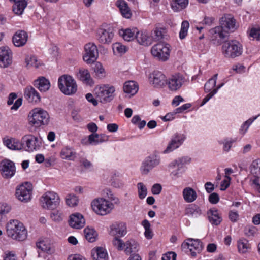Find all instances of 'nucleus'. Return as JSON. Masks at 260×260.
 I'll list each match as a JSON object with an SVG mask.
<instances>
[{
	"instance_id": "4",
	"label": "nucleus",
	"mask_w": 260,
	"mask_h": 260,
	"mask_svg": "<svg viewBox=\"0 0 260 260\" xmlns=\"http://www.w3.org/2000/svg\"><path fill=\"white\" fill-rule=\"evenodd\" d=\"M91 205L95 213L102 216L109 214L114 208L113 203L103 198L93 200Z\"/></svg>"
},
{
	"instance_id": "12",
	"label": "nucleus",
	"mask_w": 260,
	"mask_h": 260,
	"mask_svg": "<svg viewBox=\"0 0 260 260\" xmlns=\"http://www.w3.org/2000/svg\"><path fill=\"white\" fill-rule=\"evenodd\" d=\"M84 52L83 59L87 64L94 62L98 58V49L96 45L94 43L86 44L84 46Z\"/></svg>"
},
{
	"instance_id": "41",
	"label": "nucleus",
	"mask_w": 260,
	"mask_h": 260,
	"mask_svg": "<svg viewBox=\"0 0 260 260\" xmlns=\"http://www.w3.org/2000/svg\"><path fill=\"white\" fill-rule=\"evenodd\" d=\"M137 31L136 29L133 30L126 29L120 30L119 34L125 41H130L136 38Z\"/></svg>"
},
{
	"instance_id": "19",
	"label": "nucleus",
	"mask_w": 260,
	"mask_h": 260,
	"mask_svg": "<svg viewBox=\"0 0 260 260\" xmlns=\"http://www.w3.org/2000/svg\"><path fill=\"white\" fill-rule=\"evenodd\" d=\"M1 174L6 179L12 178L15 174L16 168L14 163L10 160H4L1 161Z\"/></svg>"
},
{
	"instance_id": "37",
	"label": "nucleus",
	"mask_w": 260,
	"mask_h": 260,
	"mask_svg": "<svg viewBox=\"0 0 260 260\" xmlns=\"http://www.w3.org/2000/svg\"><path fill=\"white\" fill-rule=\"evenodd\" d=\"M185 214L191 217L197 218L202 214V211L197 205L191 204L186 208Z\"/></svg>"
},
{
	"instance_id": "57",
	"label": "nucleus",
	"mask_w": 260,
	"mask_h": 260,
	"mask_svg": "<svg viewBox=\"0 0 260 260\" xmlns=\"http://www.w3.org/2000/svg\"><path fill=\"white\" fill-rule=\"evenodd\" d=\"M112 49L115 54L123 53L126 51L125 46L118 42L113 44Z\"/></svg>"
},
{
	"instance_id": "11",
	"label": "nucleus",
	"mask_w": 260,
	"mask_h": 260,
	"mask_svg": "<svg viewBox=\"0 0 260 260\" xmlns=\"http://www.w3.org/2000/svg\"><path fill=\"white\" fill-rule=\"evenodd\" d=\"M160 161V156L156 154H152L146 157L140 167L141 173L143 175L147 174L154 168L158 166Z\"/></svg>"
},
{
	"instance_id": "50",
	"label": "nucleus",
	"mask_w": 260,
	"mask_h": 260,
	"mask_svg": "<svg viewBox=\"0 0 260 260\" xmlns=\"http://www.w3.org/2000/svg\"><path fill=\"white\" fill-rule=\"evenodd\" d=\"M79 203V199L75 195L70 193L68 194L66 197V204L71 207H73L77 206Z\"/></svg>"
},
{
	"instance_id": "45",
	"label": "nucleus",
	"mask_w": 260,
	"mask_h": 260,
	"mask_svg": "<svg viewBox=\"0 0 260 260\" xmlns=\"http://www.w3.org/2000/svg\"><path fill=\"white\" fill-rule=\"evenodd\" d=\"M188 4V0H174L171 4L172 9L176 11L181 10Z\"/></svg>"
},
{
	"instance_id": "47",
	"label": "nucleus",
	"mask_w": 260,
	"mask_h": 260,
	"mask_svg": "<svg viewBox=\"0 0 260 260\" xmlns=\"http://www.w3.org/2000/svg\"><path fill=\"white\" fill-rule=\"evenodd\" d=\"M26 67L27 68L34 67L38 68L41 65L40 62L35 56H28L25 58Z\"/></svg>"
},
{
	"instance_id": "17",
	"label": "nucleus",
	"mask_w": 260,
	"mask_h": 260,
	"mask_svg": "<svg viewBox=\"0 0 260 260\" xmlns=\"http://www.w3.org/2000/svg\"><path fill=\"white\" fill-rule=\"evenodd\" d=\"M23 144H25L26 150L29 152L38 150L41 145L37 137L32 135H26L22 138Z\"/></svg>"
},
{
	"instance_id": "15",
	"label": "nucleus",
	"mask_w": 260,
	"mask_h": 260,
	"mask_svg": "<svg viewBox=\"0 0 260 260\" xmlns=\"http://www.w3.org/2000/svg\"><path fill=\"white\" fill-rule=\"evenodd\" d=\"M114 34L110 27L99 28L96 32L97 39L102 44H106L111 43Z\"/></svg>"
},
{
	"instance_id": "51",
	"label": "nucleus",
	"mask_w": 260,
	"mask_h": 260,
	"mask_svg": "<svg viewBox=\"0 0 260 260\" xmlns=\"http://www.w3.org/2000/svg\"><path fill=\"white\" fill-rule=\"evenodd\" d=\"M259 115L256 116L252 118H250L248 119L247 121L244 122L241 126V128L239 130L240 134L244 135L247 132L250 125L252 123V122L256 120L257 117Z\"/></svg>"
},
{
	"instance_id": "32",
	"label": "nucleus",
	"mask_w": 260,
	"mask_h": 260,
	"mask_svg": "<svg viewBox=\"0 0 260 260\" xmlns=\"http://www.w3.org/2000/svg\"><path fill=\"white\" fill-rule=\"evenodd\" d=\"M110 233L115 237H121L126 234V228L124 223H116L111 226Z\"/></svg>"
},
{
	"instance_id": "28",
	"label": "nucleus",
	"mask_w": 260,
	"mask_h": 260,
	"mask_svg": "<svg viewBox=\"0 0 260 260\" xmlns=\"http://www.w3.org/2000/svg\"><path fill=\"white\" fill-rule=\"evenodd\" d=\"M77 78L81 81L84 84L92 86L94 84L89 71L84 68H80L76 74Z\"/></svg>"
},
{
	"instance_id": "40",
	"label": "nucleus",
	"mask_w": 260,
	"mask_h": 260,
	"mask_svg": "<svg viewBox=\"0 0 260 260\" xmlns=\"http://www.w3.org/2000/svg\"><path fill=\"white\" fill-rule=\"evenodd\" d=\"M237 246L240 253L244 254L251 249V245L246 239H241L238 241Z\"/></svg>"
},
{
	"instance_id": "34",
	"label": "nucleus",
	"mask_w": 260,
	"mask_h": 260,
	"mask_svg": "<svg viewBox=\"0 0 260 260\" xmlns=\"http://www.w3.org/2000/svg\"><path fill=\"white\" fill-rule=\"evenodd\" d=\"M182 194L184 200L187 203H192L194 202L197 198L196 191L190 187L184 188L182 191Z\"/></svg>"
},
{
	"instance_id": "25",
	"label": "nucleus",
	"mask_w": 260,
	"mask_h": 260,
	"mask_svg": "<svg viewBox=\"0 0 260 260\" xmlns=\"http://www.w3.org/2000/svg\"><path fill=\"white\" fill-rule=\"evenodd\" d=\"M3 143L10 150H18L23 148L22 143L15 138L6 136L3 138Z\"/></svg>"
},
{
	"instance_id": "42",
	"label": "nucleus",
	"mask_w": 260,
	"mask_h": 260,
	"mask_svg": "<svg viewBox=\"0 0 260 260\" xmlns=\"http://www.w3.org/2000/svg\"><path fill=\"white\" fill-rule=\"evenodd\" d=\"M249 169L252 174L255 177H259L260 176V159L253 160Z\"/></svg>"
},
{
	"instance_id": "31",
	"label": "nucleus",
	"mask_w": 260,
	"mask_h": 260,
	"mask_svg": "<svg viewBox=\"0 0 260 260\" xmlns=\"http://www.w3.org/2000/svg\"><path fill=\"white\" fill-rule=\"evenodd\" d=\"M34 85L41 92H46L50 87V83L49 80L44 77H40L34 82Z\"/></svg>"
},
{
	"instance_id": "59",
	"label": "nucleus",
	"mask_w": 260,
	"mask_h": 260,
	"mask_svg": "<svg viewBox=\"0 0 260 260\" xmlns=\"http://www.w3.org/2000/svg\"><path fill=\"white\" fill-rule=\"evenodd\" d=\"M224 85V83H222L218 85L217 88H214L210 93L207 94L203 99L201 103V106L205 104L214 95H215L218 91V90Z\"/></svg>"
},
{
	"instance_id": "48",
	"label": "nucleus",
	"mask_w": 260,
	"mask_h": 260,
	"mask_svg": "<svg viewBox=\"0 0 260 260\" xmlns=\"http://www.w3.org/2000/svg\"><path fill=\"white\" fill-rule=\"evenodd\" d=\"M166 33L165 29L156 27L152 31L151 35L155 41H158L164 38Z\"/></svg>"
},
{
	"instance_id": "13",
	"label": "nucleus",
	"mask_w": 260,
	"mask_h": 260,
	"mask_svg": "<svg viewBox=\"0 0 260 260\" xmlns=\"http://www.w3.org/2000/svg\"><path fill=\"white\" fill-rule=\"evenodd\" d=\"M185 82V78L180 74H176L170 76L166 80V84L171 91L178 90Z\"/></svg>"
},
{
	"instance_id": "63",
	"label": "nucleus",
	"mask_w": 260,
	"mask_h": 260,
	"mask_svg": "<svg viewBox=\"0 0 260 260\" xmlns=\"http://www.w3.org/2000/svg\"><path fill=\"white\" fill-rule=\"evenodd\" d=\"M17 256L13 251H7L4 253L3 260H16Z\"/></svg>"
},
{
	"instance_id": "44",
	"label": "nucleus",
	"mask_w": 260,
	"mask_h": 260,
	"mask_svg": "<svg viewBox=\"0 0 260 260\" xmlns=\"http://www.w3.org/2000/svg\"><path fill=\"white\" fill-rule=\"evenodd\" d=\"M84 233L86 239L89 242H93L95 241L98 234L93 229L86 228L84 230Z\"/></svg>"
},
{
	"instance_id": "56",
	"label": "nucleus",
	"mask_w": 260,
	"mask_h": 260,
	"mask_svg": "<svg viewBox=\"0 0 260 260\" xmlns=\"http://www.w3.org/2000/svg\"><path fill=\"white\" fill-rule=\"evenodd\" d=\"M103 194L107 197L111 202H113L115 204L119 203L117 198L115 197L112 192L109 189H105L103 190Z\"/></svg>"
},
{
	"instance_id": "1",
	"label": "nucleus",
	"mask_w": 260,
	"mask_h": 260,
	"mask_svg": "<svg viewBox=\"0 0 260 260\" xmlns=\"http://www.w3.org/2000/svg\"><path fill=\"white\" fill-rule=\"evenodd\" d=\"M6 232L9 237L19 241L25 240L27 237V231L23 224L16 219H11L8 222Z\"/></svg>"
},
{
	"instance_id": "22",
	"label": "nucleus",
	"mask_w": 260,
	"mask_h": 260,
	"mask_svg": "<svg viewBox=\"0 0 260 260\" xmlns=\"http://www.w3.org/2000/svg\"><path fill=\"white\" fill-rule=\"evenodd\" d=\"M220 26L229 34L236 29L235 19L230 15H225L220 20Z\"/></svg>"
},
{
	"instance_id": "52",
	"label": "nucleus",
	"mask_w": 260,
	"mask_h": 260,
	"mask_svg": "<svg viewBox=\"0 0 260 260\" xmlns=\"http://www.w3.org/2000/svg\"><path fill=\"white\" fill-rule=\"evenodd\" d=\"M142 224L145 229L144 235L145 237L147 239H151L152 238L153 234L150 229L151 225L149 222L147 220L145 219L142 221Z\"/></svg>"
},
{
	"instance_id": "29",
	"label": "nucleus",
	"mask_w": 260,
	"mask_h": 260,
	"mask_svg": "<svg viewBox=\"0 0 260 260\" xmlns=\"http://www.w3.org/2000/svg\"><path fill=\"white\" fill-rule=\"evenodd\" d=\"M28 39L27 34L24 30H18L14 35L12 40L14 45L16 47L24 46Z\"/></svg>"
},
{
	"instance_id": "26",
	"label": "nucleus",
	"mask_w": 260,
	"mask_h": 260,
	"mask_svg": "<svg viewBox=\"0 0 260 260\" xmlns=\"http://www.w3.org/2000/svg\"><path fill=\"white\" fill-rule=\"evenodd\" d=\"M69 223L71 227L78 229L84 226L85 221L82 214L76 213L70 216Z\"/></svg>"
},
{
	"instance_id": "7",
	"label": "nucleus",
	"mask_w": 260,
	"mask_h": 260,
	"mask_svg": "<svg viewBox=\"0 0 260 260\" xmlns=\"http://www.w3.org/2000/svg\"><path fill=\"white\" fill-rule=\"evenodd\" d=\"M170 51V45L164 42L154 45L151 50L152 55L161 61H166L168 60Z\"/></svg>"
},
{
	"instance_id": "39",
	"label": "nucleus",
	"mask_w": 260,
	"mask_h": 260,
	"mask_svg": "<svg viewBox=\"0 0 260 260\" xmlns=\"http://www.w3.org/2000/svg\"><path fill=\"white\" fill-rule=\"evenodd\" d=\"M124 251L127 254H131L133 252L138 251L139 244L134 240L127 241L124 245Z\"/></svg>"
},
{
	"instance_id": "35",
	"label": "nucleus",
	"mask_w": 260,
	"mask_h": 260,
	"mask_svg": "<svg viewBox=\"0 0 260 260\" xmlns=\"http://www.w3.org/2000/svg\"><path fill=\"white\" fill-rule=\"evenodd\" d=\"M14 2L13 11L17 15H21L27 5V0H10Z\"/></svg>"
},
{
	"instance_id": "2",
	"label": "nucleus",
	"mask_w": 260,
	"mask_h": 260,
	"mask_svg": "<svg viewBox=\"0 0 260 260\" xmlns=\"http://www.w3.org/2000/svg\"><path fill=\"white\" fill-rule=\"evenodd\" d=\"M58 86L60 90L67 95L74 94L78 89L76 81L72 76L68 75H63L59 78Z\"/></svg>"
},
{
	"instance_id": "54",
	"label": "nucleus",
	"mask_w": 260,
	"mask_h": 260,
	"mask_svg": "<svg viewBox=\"0 0 260 260\" xmlns=\"http://www.w3.org/2000/svg\"><path fill=\"white\" fill-rule=\"evenodd\" d=\"M139 197L141 199H144L147 194V189L146 186L142 182L137 184Z\"/></svg>"
},
{
	"instance_id": "16",
	"label": "nucleus",
	"mask_w": 260,
	"mask_h": 260,
	"mask_svg": "<svg viewBox=\"0 0 260 260\" xmlns=\"http://www.w3.org/2000/svg\"><path fill=\"white\" fill-rule=\"evenodd\" d=\"M211 40L214 44L220 45L224 39L228 36V33L220 26L210 30Z\"/></svg>"
},
{
	"instance_id": "24",
	"label": "nucleus",
	"mask_w": 260,
	"mask_h": 260,
	"mask_svg": "<svg viewBox=\"0 0 260 260\" xmlns=\"http://www.w3.org/2000/svg\"><path fill=\"white\" fill-rule=\"evenodd\" d=\"M12 63V52L8 46L1 47V67L7 68Z\"/></svg>"
},
{
	"instance_id": "18",
	"label": "nucleus",
	"mask_w": 260,
	"mask_h": 260,
	"mask_svg": "<svg viewBox=\"0 0 260 260\" xmlns=\"http://www.w3.org/2000/svg\"><path fill=\"white\" fill-rule=\"evenodd\" d=\"M37 247L43 252L52 255L56 252L55 245L48 239H42L36 243Z\"/></svg>"
},
{
	"instance_id": "23",
	"label": "nucleus",
	"mask_w": 260,
	"mask_h": 260,
	"mask_svg": "<svg viewBox=\"0 0 260 260\" xmlns=\"http://www.w3.org/2000/svg\"><path fill=\"white\" fill-rule=\"evenodd\" d=\"M24 96L29 103H38L41 100L39 92L31 86H27L24 90Z\"/></svg>"
},
{
	"instance_id": "61",
	"label": "nucleus",
	"mask_w": 260,
	"mask_h": 260,
	"mask_svg": "<svg viewBox=\"0 0 260 260\" xmlns=\"http://www.w3.org/2000/svg\"><path fill=\"white\" fill-rule=\"evenodd\" d=\"M113 245L119 250L124 249L125 243H124L122 240L115 237L113 240Z\"/></svg>"
},
{
	"instance_id": "36",
	"label": "nucleus",
	"mask_w": 260,
	"mask_h": 260,
	"mask_svg": "<svg viewBox=\"0 0 260 260\" xmlns=\"http://www.w3.org/2000/svg\"><path fill=\"white\" fill-rule=\"evenodd\" d=\"M138 90V84L133 81H128L125 82L123 86V91L125 93L133 95Z\"/></svg>"
},
{
	"instance_id": "49",
	"label": "nucleus",
	"mask_w": 260,
	"mask_h": 260,
	"mask_svg": "<svg viewBox=\"0 0 260 260\" xmlns=\"http://www.w3.org/2000/svg\"><path fill=\"white\" fill-rule=\"evenodd\" d=\"M218 74H215L213 77L210 78L208 82L205 84L204 89L206 92L210 93L214 89L216 86V80L217 79Z\"/></svg>"
},
{
	"instance_id": "33",
	"label": "nucleus",
	"mask_w": 260,
	"mask_h": 260,
	"mask_svg": "<svg viewBox=\"0 0 260 260\" xmlns=\"http://www.w3.org/2000/svg\"><path fill=\"white\" fill-rule=\"evenodd\" d=\"M116 5L119 9L122 16L126 18H129L132 16L131 10L127 3L124 0H118Z\"/></svg>"
},
{
	"instance_id": "14",
	"label": "nucleus",
	"mask_w": 260,
	"mask_h": 260,
	"mask_svg": "<svg viewBox=\"0 0 260 260\" xmlns=\"http://www.w3.org/2000/svg\"><path fill=\"white\" fill-rule=\"evenodd\" d=\"M182 246L189 249L192 257H195L203 248L202 243L199 240L192 239H187L186 242L182 244Z\"/></svg>"
},
{
	"instance_id": "6",
	"label": "nucleus",
	"mask_w": 260,
	"mask_h": 260,
	"mask_svg": "<svg viewBox=\"0 0 260 260\" xmlns=\"http://www.w3.org/2000/svg\"><path fill=\"white\" fill-rule=\"evenodd\" d=\"M40 203L43 208L52 210L59 205L60 198L54 191H47L41 197Z\"/></svg>"
},
{
	"instance_id": "3",
	"label": "nucleus",
	"mask_w": 260,
	"mask_h": 260,
	"mask_svg": "<svg viewBox=\"0 0 260 260\" xmlns=\"http://www.w3.org/2000/svg\"><path fill=\"white\" fill-rule=\"evenodd\" d=\"M221 51L225 57L235 58L242 54L243 46L239 41L232 40L223 43Z\"/></svg>"
},
{
	"instance_id": "10",
	"label": "nucleus",
	"mask_w": 260,
	"mask_h": 260,
	"mask_svg": "<svg viewBox=\"0 0 260 260\" xmlns=\"http://www.w3.org/2000/svg\"><path fill=\"white\" fill-rule=\"evenodd\" d=\"M32 191V184L26 182L16 187V197L21 202H28L31 199Z\"/></svg>"
},
{
	"instance_id": "38",
	"label": "nucleus",
	"mask_w": 260,
	"mask_h": 260,
	"mask_svg": "<svg viewBox=\"0 0 260 260\" xmlns=\"http://www.w3.org/2000/svg\"><path fill=\"white\" fill-rule=\"evenodd\" d=\"M92 257L94 260H107L108 254L106 250L102 247H98L92 250Z\"/></svg>"
},
{
	"instance_id": "53",
	"label": "nucleus",
	"mask_w": 260,
	"mask_h": 260,
	"mask_svg": "<svg viewBox=\"0 0 260 260\" xmlns=\"http://www.w3.org/2000/svg\"><path fill=\"white\" fill-rule=\"evenodd\" d=\"M189 27V23L187 21L184 20L182 21L181 30L179 32V38L181 39H183L186 37L188 33Z\"/></svg>"
},
{
	"instance_id": "8",
	"label": "nucleus",
	"mask_w": 260,
	"mask_h": 260,
	"mask_svg": "<svg viewBox=\"0 0 260 260\" xmlns=\"http://www.w3.org/2000/svg\"><path fill=\"white\" fill-rule=\"evenodd\" d=\"M30 114V123L36 127L47 124L49 121V116L47 112L41 108H36L33 109Z\"/></svg>"
},
{
	"instance_id": "21",
	"label": "nucleus",
	"mask_w": 260,
	"mask_h": 260,
	"mask_svg": "<svg viewBox=\"0 0 260 260\" xmlns=\"http://www.w3.org/2000/svg\"><path fill=\"white\" fill-rule=\"evenodd\" d=\"M185 139V136L181 134H175L172 138L171 141L164 151V153H170L181 146Z\"/></svg>"
},
{
	"instance_id": "5",
	"label": "nucleus",
	"mask_w": 260,
	"mask_h": 260,
	"mask_svg": "<svg viewBox=\"0 0 260 260\" xmlns=\"http://www.w3.org/2000/svg\"><path fill=\"white\" fill-rule=\"evenodd\" d=\"M191 158L188 156H182L179 157L171 162L169 165L170 169L177 168L176 170L172 171L171 175L173 179H176L182 176L185 172L186 165L191 162Z\"/></svg>"
},
{
	"instance_id": "62",
	"label": "nucleus",
	"mask_w": 260,
	"mask_h": 260,
	"mask_svg": "<svg viewBox=\"0 0 260 260\" xmlns=\"http://www.w3.org/2000/svg\"><path fill=\"white\" fill-rule=\"evenodd\" d=\"M231 178L229 176H224V179L220 184V190H226L230 185Z\"/></svg>"
},
{
	"instance_id": "64",
	"label": "nucleus",
	"mask_w": 260,
	"mask_h": 260,
	"mask_svg": "<svg viewBox=\"0 0 260 260\" xmlns=\"http://www.w3.org/2000/svg\"><path fill=\"white\" fill-rule=\"evenodd\" d=\"M99 137L98 134L93 133L88 137V141L89 143L93 145H98L99 143Z\"/></svg>"
},
{
	"instance_id": "30",
	"label": "nucleus",
	"mask_w": 260,
	"mask_h": 260,
	"mask_svg": "<svg viewBox=\"0 0 260 260\" xmlns=\"http://www.w3.org/2000/svg\"><path fill=\"white\" fill-rule=\"evenodd\" d=\"M207 216L209 222L214 225H218L222 220L221 214L215 208H211L207 212Z\"/></svg>"
},
{
	"instance_id": "55",
	"label": "nucleus",
	"mask_w": 260,
	"mask_h": 260,
	"mask_svg": "<svg viewBox=\"0 0 260 260\" xmlns=\"http://www.w3.org/2000/svg\"><path fill=\"white\" fill-rule=\"evenodd\" d=\"M249 37L253 40H260V27L255 26L252 27L249 30Z\"/></svg>"
},
{
	"instance_id": "20",
	"label": "nucleus",
	"mask_w": 260,
	"mask_h": 260,
	"mask_svg": "<svg viewBox=\"0 0 260 260\" xmlns=\"http://www.w3.org/2000/svg\"><path fill=\"white\" fill-rule=\"evenodd\" d=\"M166 76L161 72L154 71L149 75V80L150 84L155 88L162 87L166 82Z\"/></svg>"
},
{
	"instance_id": "9",
	"label": "nucleus",
	"mask_w": 260,
	"mask_h": 260,
	"mask_svg": "<svg viewBox=\"0 0 260 260\" xmlns=\"http://www.w3.org/2000/svg\"><path fill=\"white\" fill-rule=\"evenodd\" d=\"M96 98L101 103H107L111 101L115 91V87L109 85H102L95 88Z\"/></svg>"
},
{
	"instance_id": "58",
	"label": "nucleus",
	"mask_w": 260,
	"mask_h": 260,
	"mask_svg": "<svg viewBox=\"0 0 260 260\" xmlns=\"http://www.w3.org/2000/svg\"><path fill=\"white\" fill-rule=\"evenodd\" d=\"M235 142L234 140L232 139H225L223 141L220 142V144H222L223 145V150L224 152H229L233 144Z\"/></svg>"
},
{
	"instance_id": "43",
	"label": "nucleus",
	"mask_w": 260,
	"mask_h": 260,
	"mask_svg": "<svg viewBox=\"0 0 260 260\" xmlns=\"http://www.w3.org/2000/svg\"><path fill=\"white\" fill-rule=\"evenodd\" d=\"M136 38L138 43L141 45H148L150 44L149 38L146 32L137 31Z\"/></svg>"
},
{
	"instance_id": "46",
	"label": "nucleus",
	"mask_w": 260,
	"mask_h": 260,
	"mask_svg": "<svg viewBox=\"0 0 260 260\" xmlns=\"http://www.w3.org/2000/svg\"><path fill=\"white\" fill-rule=\"evenodd\" d=\"M93 69L97 78H102L106 76L105 69L101 62H96L93 67Z\"/></svg>"
},
{
	"instance_id": "27",
	"label": "nucleus",
	"mask_w": 260,
	"mask_h": 260,
	"mask_svg": "<svg viewBox=\"0 0 260 260\" xmlns=\"http://www.w3.org/2000/svg\"><path fill=\"white\" fill-rule=\"evenodd\" d=\"M59 155L62 159L70 161H74L77 158V153L75 149L68 145L62 148Z\"/></svg>"
},
{
	"instance_id": "60",
	"label": "nucleus",
	"mask_w": 260,
	"mask_h": 260,
	"mask_svg": "<svg viewBox=\"0 0 260 260\" xmlns=\"http://www.w3.org/2000/svg\"><path fill=\"white\" fill-rule=\"evenodd\" d=\"M50 217L55 221H59L63 219V214L60 210H55L51 213Z\"/></svg>"
}]
</instances>
